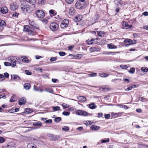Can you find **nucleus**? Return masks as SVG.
I'll list each match as a JSON object with an SVG mask.
<instances>
[{"mask_svg":"<svg viewBox=\"0 0 148 148\" xmlns=\"http://www.w3.org/2000/svg\"><path fill=\"white\" fill-rule=\"evenodd\" d=\"M15 145L14 143H11L7 145L6 148H15Z\"/></svg>","mask_w":148,"mask_h":148,"instance_id":"18","label":"nucleus"},{"mask_svg":"<svg viewBox=\"0 0 148 148\" xmlns=\"http://www.w3.org/2000/svg\"><path fill=\"white\" fill-rule=\"evenodd\" d=\"M36 70L37 71H39L40 72H42V69L40 67H38L36 68Z\"/></svg>","mask_w":148,"mask_h":148,"instance_id":"58","label":"nucleus"},{"mask_svg":"<svg viewBox=\"0 0 148 148\" xmlns=\"http://www.w3.org/2000/svg\"><path fill=\"white\" fill-rule=\"evenodd\" d=\"M11 77L13 80L16 81H19L21 79L20 77L17 75H11Z\"/></svg>","mask_w":148,"mask_h":148,"instance_id":"12","label":"nucleus"},{"mask_svg":"<svg viewBox=\"0 0 148 148\" xmlns=\"http://www.w3.org/2000/svg\"><path fill=\"white\" fill-rule=\"evenodd\" d=\"M23 31L27 33L29 35H34L35 34L34 31L32 28H30L27 25H26L24 28Z\"/></svg>","mask_w":148,"mask_h":148,"instance_id":"3","label":"nucleus"},{"mask_svg":"<svg viewBox=\"0 0 148 148\" xmlns=\"http://www.w3.org/2000/svg\"><path fill=\"white\" fill-rule=\"evenodd\" d=\"M97 34L99 35V36L100 37H102L103 35L105 33L103 31H98Z\"/></svg>","mask_w":148,"mask_h":148,"instance_id":"32","label":"nucleus"},{"mask_svg":"<svg viewBox=\"0 0 148 148\" xmlns=\"http://www.w3.org/2000/svg\"><path fill=\"white\" fill-rule=\"evenodd\" d=\"M19 14L18 13L15 12L12 14V16L13 17H17Z\"/></svg>","mask_w":148,"mask_h":148,"instance_id":"46","label":"nucleus"},{"mask_svg":"<svg viewBox=\"0 0 148 148\" xmlns=\"http://www.w3.org/2000/svg\"><path fill=\"white\" fill-rule=\"evenodd\" d=\"M122 26L123 28L124 29H129L133 28L132 25H129L125 21L123 22L122 23Z\"/></svg>","mask_w":148,"mask_h":148,"instance_id":"9","label":"nucleus"},{"mask_svg":"<svg viewBox=\"0 0 148 148\" xmlns=\"http://www.w3.org/2000/svg\"><path fill=\"white\" fill-rule=\"evenodd\" d=\"M36 16L39 18H43L45 16L44 12L41 10H38L35 12Z\"/></svg>","mask_w":148,"mask_h":148,"instance_id":"4","label":"nucleus"},{"mask_svg":"<svg viewBox=\"0 0 148 148\" xmlns=\"http://www.w3.org/2000/svg\"><path fill=\"white\" fill-rule=\"evenodd\" d=\"M76 114L78 115L87 116L88 115V113L85 111L81 110H77L76 112Z\"/></svg>","mask_w":148,"mask_h":148,"instance_id":"8","label":"nucleus"},{"mask_svg":"<svg viewBox=\"0 0 148 148\" xmlns=\"http://www.w3.org/2000/svg\"><path fill=\"white\" fill-rule=\"evenodd\" d=\"M59 54L60 56H64L66 55L65 53L63 51H60L59 52Z\"/></svg>","mask_w":148,"mask_h":148,"instance_id":"42","label":"nucleus"},{"mask_svg":"<svg viewBox=\"0 0 148 148\" xmlns=\"http://www.w3.org/2000/svg\"><path fill=\"white\" fill-rule=\"evenodd\" d=\"M5 79V77L3 75L0 74V81H2Z\"/></svg>","mask_w":148,"mask_h":148,"instance_id":"43","label":"nucleus"},{"mask_svg":"<svg viewBox=\"0 0 148 148\" xmlns=\"http://www.w3.org/2000/svg\"><path fill=\"white\" fill-rule=\"evenodd\" d=\"M103 116V113L101 112L99 113L98 114V117H102Z\"/></svg>","mask_w":148,"mask_h":148,"instance_id":"62","label":"nucleus"},{"mask_svg":"<svg viewBox=\"0 0 148 148\" xmlns=\"http://www.w3.org/2000/svg\"><path fill=\"white\" fill-rule=\"evenodd\" d=\"M25 72L27 75H30L31 74V73L29 71L26 70Z\"/></svg>","mask_w":148,"mask_h":148,"instance_id":"59","label":"nucleus"},{"mask_svg":"<svg viewBox=\"0 0 148 148\" xmlns=\"http://www.w3.org/2000/svg\"><path fill=\"white\" fill-rule=\"evenodd\" d=\"M69 127L67 126H64L62 128V130L65 131H67L69 130Z\"/></svg>","mask_w":148,"mask_h":148,"instance_id":"45","label":"nucleus"},{"mask_svg":"<svg viewBox=\"0 0 148 148\" xmlns=\"http://www.w3.org/2000/svg\"><path fill=\"white\" fill-rule=\"evenodd\" d=\"M100 128V127L95 125H92L90 127V129L92 131H97Z\"/></svg>","mask_w":148,"mask_h":148,"instance_id":"15","label":"nucleus"},{"mask_svg":"<svg viewBox=\"0 0 148 148\" xmlns=\"http://www.w3.org/2000/svg\"><path fill=\"white\" fill-rule=\"evenodd\" d=\"M99 75L102 77H108L109 75L105 73H101L99 74Z\"/></svg>","mask_w":148,"mask_h":148,"instance_id":"26","label":"nucleus"},{"mask_svg":"<svg viewBox=\"0 0 148 148\" xmlns=\"http://www.w3.org/2000/svg\"><path fill=\"white\" fill-rule=\"evenodd\" d=\"M49 12L51 16H53L56 14V12L54 10H51L49 11Z\"/></svg>","mask_w":148,"mask_h":148,"instance_id":"27","label":"nucleus"},{"mask_svg":"<svg viewBox=\"0 0 148 148\" xmlns=\"http://www.w3.org/2000/svg\"><path fill=\"white\" fill-rule=\"evenodd\" d=\"M61 120V118L60 117H58L55 119V121L56 122H59Z\"/></svg>","mask_w":148,"mask_h":148,"instance_id":"44","label":"nucleus"},{"mask_svg":"<svg viewBox=\"0 0 148 148\" xmlns=\"http://www.w3.org/2000/svg\"><path fill=\"white\" fill-rule=\"evenodd\" d=\"M75 12V11L73 7H71L70 8L69 13L71 15H73L74 14Z\"/></svg>","mask_w":148,"mask_h":148,"instance_id":"14","label":"nucleus"},{"mask_svg":"<svg viewBox=\"0 0 148 148\" xmlns=\"http://www.w3.org/2000/svg\"><path fill=\"white\" fill-rule=\"evenodd\" d=\"M5 139L3 137H0V143H2L4 142Z\"/></svg>","mask_w":148,"mask_h":148,"instance_id":"37","label":"nucleus"},{"mask_svg":"<svg viewBox=\"0 0 148 148\" xmlns=\"http://www.w3.org/2000/svg\"><path fill=\"white\" fill-rule=\"evenodd\" d=\"M4 77H5L7 78L9 77V74L8 73L6 72L4 73Z\"/></svg>","mask_w":148,"mask_h":148,"instance_id":"53","label":"nucleus"},{"mask_svg":"<svg viewBox=\"0 0 148 148\" xmlns=\"http://www.w3.org/2000/svg\"><path fill=\"white\" fill-rule=\"evenodd\" d=\"M45 2V0H38V3L40 4H44Z\"/></svg>","mask_w":148,"mask_h":148,"instance_id":"38","label":"nucleus"},{"mask_svg":"<svg viewBox=\"0 0 148 148\" xmlns=\"http://www.w3.org/2000/svg\"><path fill=\"white\" fill-rule=\"evenodd\" d=\"M97 74L96 73H93L89 74L88 76L89 77H95L97 76Z\"/></svg>","mask_w":148,"mask_h":148,"instance_id":"48","label":"nucleus"},{"mask_svg":"<svg viewBox=\"0 0 148 148\" xmlns=\"http://www.w3.org/2000/svg\"><path fill=\"white\" fill-rule=\"evenodd\" d=\"M27 147L29 148H36V145L34 146L32 143H29L27 145Z\"/></svg>","mask_w":148,"mask_h":148,"instance_id":"28","label":"nucleus"},{"mask_svg":"<svg viewBox=\"0 0 148 148\" xmlns=\"http://www.w3.org/2000/svg\"><path fill=\"white\" fill-rule=\"evenodd\" d=\"M42 124L40 122H35L33 123V125L35 126H40L42 125Z\"/></svg>","mask_w":148,"mask_h":148,"instance_id":"23","label":"nucleus"},{"mask_svg":"<svg viewBox=\"0 0 148 148\" xmlns=\"http://www.w3.org/2000/svg\"><path fill=\"white\" fill-rule=\"evenodd\" d=\"M50 27L51 29L53 31L56 30L58 27V25L56 22H52L50 25Z\"/></svg>","mask_w":148,"mask_h":148,"instance_id":"5","label":"nucleus"},{"mask_svg":"<svg viewBox=\"0 0 148 148\" xmlns=\"http://www.w3.org/2000/svg\"><path fill=\"white\" fill-rule=\"evenodd\" d=\"M21 58L22 59V62L26 63H28L29 62L28 59L25 56H22Z\"/></svg>","mask_w":148,"mask_h":148,"instance_id":"22","label":"nucleus"},{"mask_svg":"<svg viewBox=\"0 0 148 148\" xmlns=\"http://www.w3.org/2000/svg\"><path fill=\"white\" fill-rule=\"evenodd\" d=\"M89 107L90 109H95L96 108V106L94 103H92L89 104Z\"/></svg>","mask_w":148,"mask_h":148,"instance_id":"29","label":"nucleus"},{"mask_svg":"<svg viewBox=\"0 0 148 148\" xmlns=\"http://www.w3.org/2000/svg\"><path fill=\"white\" fill-rule=\"evenodd\" d=\"M73 1L74 0H65L66 2L69 4H71Z\"/></svg>","mask_w":148,"mask_h":148,"instance_id":"49","label":"nucleus"},{"mask_svg":"<svg viewBox=\"0 0 148 148\" xmlns=\"http://www.w3.org/2000/svg\"><path fill=\"white\" fill-rule=\"evenodd\" d=\"M133 88V87L132 86H131L129 87H128L127 88H126L125 90H132V88Z\"/></svg>","mask_w":148,"mask_h":148,"instance_id":"57","label":"nucleus"},{"mask_svg":"<svg viewBox=\"0 0 148 148\" xmlns=\"http://www.w3.org/2000/svg\"><path fill=\"white\" fill-rule=\"evenodd\" d=\"M69 23L68 19H65L62 22L60 25L61 27L62 28H66L68 25Z\"/></svg>","mask_w":148,"mask_h":148,"instance_id":"6","label":"nucleus"},{"mask_svg":"<svg viewBox=\"0 0 148 148\" xmlns=\"http://www.w3.org/2000/svg\"><path fill=\"white\" fill-rule=\"evenodd\" d=\"M8 12V9L7 7L3 6L0 8V12H1V13L5 14L7 13Z\"/></svg>","mask_w":148,"mask_h":148,"instance_id":"10","label":"nucleus"},{"mask_svg":"<svg viewBox=\"0 0 148 148\" xmlns=\"http://www.w3.org/2000/svg\"><path fill=\"white\" fill-rule=\"evenodd\" d=\"M26 102V99L25 98L23 97L19 101V105H22L24 104Z\"/></svg>","mask_w":148,"mask_h":148,"instance_id":"16","label":"nucleus"},{"mask_svg":"<svg viewBox=\"0 0 148 148\" xmlns=\"http://www.w3.org/2000/svg\"><path fill=\"white\" fill-rule=\"evenodd\" d=\"M90 50L91 52L98 51H99L100 49L99 48L96 47H91L90 48Z\"/></svg>","mask_w":148,"mask_h":148,"instance_id":"21","label":"nucleus"},{"mask_svg":"<svg viewBox=\"0 0 148 148\" xmlns=\"http://www.w3.org/2000/svg\"><path fill=\"white\" fill-rule=\"evenodd\" d=\"M21 11L25 14L30 13L32 11V8L28 4H21Z\"/></svg>","mask_w":148,"mask_h":148,"instance_id":"1","label":"nucleus"},{"mask_svg":"<svg viewBox=\"0 0 148 148\" xmlns=\"http://www.w3.org/2000/svg\"><path fill=\"white\" fill-rule=\"evenodd\" d=\"M62 106L64 109H66L68 107L67 104L65 103H63L62 104Z\"/></svg>","mask_w":148,"mask_h":148,"instance_id":"52","label":"nucleus"},{"mask_svg":"<svg viewBox=\"0 0 148 148\" xmlns=\"http://www.w3.org/2000/svg\"><path fill=\"white\" fill-rule=\"evenodd\" d=\"M56 59L57 58L56 57H53L51 58L50 61V62H53L56 61Z\"/></svg>","mask_w":148,"mask_h":148,"instance_id":"50","label":"nucleus"},{"mask_svg":"<svg viewBox=\"0 0 148 148\" xmlns=\"http://www.w3.org/2000/svg\"><path fill=\"white\" fill-rule=\"evenodd\" d=\"M76 7L78 9L84 8L86 7L84 0H79L75 4Z\"/></svg>","mask_w":148,"mask_h":148,"instance_id":"2","label":"nucleus"},{"mask_svg":"<svg viewBox=\"0 0 148 148\" xmlns=\"http://www.w3.org/2000/svg\"><path fill=\"white\" fill-rule=\"evenodd\" d=\"M135 71V69L134 68H132L130 69V70L129 71V72L131 74H133Z\"/></svg>","mask_w":148,"mask_h":148,"instance_id":"39","label":"nucleus"},{"mask_svg":"<svg viewBox=\"0 0 148 148\" xmlns=\"http://www.w3.org/2000/svg\"><path fill=\"white\" fill-rule=\"evenodd\" d=\"M4 65L6 66H10V63L8 62H5L4 63Z\"/></svg>","mask_w":148,"mask_h":148,"instance_id":"54","label":"nucleus"},{"mask_svg":"<svg viewBox=\"0 0 148 148\" xmlns=\"http://www.w3.org/2000/svg\"><path fill=\"white\" fill-rule=\"evenodd\" d=\"M39 89L38 88H37V87L35 86H34V90L35 91H39Z\"/></svg>","mask_w":148,"mask_h":148,"instance_id":"56","label":"nucleus"},{"mask_svg":"<svg viewBox=\"0 0 148 148\" xmlns=\"http://www.w3.org/2000/svg\"><path fill=\"white\" fill-rule=\"evenodd\" d=\"M46 123H52V120L51 119H49L45 121Z\"/></svg>","mask_w":148,"mask_h":148,"instance_id":"55","label":"nucleus"},{"mask_svg":"<svg viewBox=\"0 0 148 148\" xmlns=\"http://www.w3.org/2000/svg\"><path fill=\"white\" fill-rule=\"evenodd\" d=\"M15 59L17 60V58H15L14 57H11L10 59H8V61L11 62L10 66L12 67L15 66L16 65V61Z\"/></svg>","mask_w":148,"mask_h":148,"instance_id":"7","label":"nucleus"},{"mask_svg":"<svg viewBox=\"0 0 148 148\" xmlns=\"http://www.w3.org/2000/svg\"><path fill=\"white\" fill-rule=\"evenodd\" d=\"M124 42L125 43H130V44H134V43H133L132 40L131 39H125L124 41Z\"/></svg>","mask_w":148,"mask_h":148,"instance_id":"31","label":"nucleus"},{"mask_svg":"<svg viewBox=\"0 0 148 148\" xmlns=\"http://www.w3.org/2000/svg\"><path fill=\"white\" fill-rule=\"evenodd\" d=\"M95 40V39L92 38L90 40L88 39V40L86 41V42L88 45L92 44L94 41Z\"/></svg>","mask_w":148,"mask_h":148,"instance_id":"24","label":"nucleus"},{"mask_svg":"<svg viewBox=\"0 0 148 148\" xmlns=\"http://www.w3.org/2000/svg\"><path fill=\"white\" fill-rule=\"evenodd\" d=\"M42 58V56H35V58L36 59H39L41 58Z\"/></svg>","mask_w":148,"mask_h":148,"instance_id":"61","label":"nucleus"},{"mask_svg":"<svg viewBox=\"0 0 148 148\" xmlns=\"http://www.w3.org/2000/svg\"><path fill=\"white\" fill-rule=\"evenodd\" d=\"M117 106L121 108H124L125 109H127L128 108V107L126 106L123 105L122 104H119Z\"/></svg>","mask_w":148,"mask_h":148,"instance_id":"25","label":"nucleus"},{"mask_svg":"<svg viewBox=\"0 0 148 148\" xmlns=\"http://www.w3.org/2000/svg\"><path fill=\"white\" fill-rule=\"evenodd\" d=\"M70 113L69 112L64 111L62 112V114L65 116H68L70 114Z\"/></svg>","mask_w":148,"mask_h":148,"instance_id":"40","label":"nucleus"},{"mask_svg":"<svg viewBox=\"0 0 148 148\" xmlns=\"http://www.w3.org/2000/svg\"><path fill=\"white\" fill-rule=\"evenodd\" d=\"M138 147L139 148H147V146L143 144H139Z\"/></svg>","mask_w":148,"mask_h":148,"instance_id":"35","label":"nucleus"},{"mask_svg":"<svg viewBox=\"0 0 148 148\" xmlns=\"http://www.w3.org/2000/svg\"><path fill=\"white\" fill-rule=\"evenodd\" d=\"M107 47L108 48L110 49H114L117 48L116 46L113 45V44H108L107 45Z\"/></svg>","mask_w":148,"mask_h":148,"instance_id":"17","label":"nucleus"},{"mask_svg":"<svg viewBox=\"0 0 148 148\" xmlns=\"http://www.w3.org/2000/svg\"><path fill=\"white\" fill-rule=\"evenodd\" d=\"M27 1L32 5L35 4L36 2V0H28Z\"/></svg>","mask_w":148,"mask_h":148,"instance_id":"30","label":"nucleus"},{"mask_svg":"<svg viewBox=\"0 0 148 148\" xmlns=\"http://www.w3.org/2000/svg\"><path fill=\"white\" fill-rule=\"evenodd\" d=\"M57 80L58 79H52V81L53 83H56Z\"/></svg>","mask_w":148,"mask_h":148,"instance_id":"64","label":"nucleus"},{"mask_svg":"<svg viewBox=\"0 0 148 148\" xmlns=\"http://www.w3.org/2000/svg\"><path fill=\"white\" fill-rule=\"evenodd\" d=\"M18 7V5L15 3H12L10 5V8L13 10H16Z\"/></svg>","mask_w":148,"mask_h":148,"instance_id":"11","label":"nucleus"},{"mask_svg":"<svg viewBox=\"0 0 148 148\" xmlns=\"http://www.w3.org/2000/svg\"><path fill=\"white\" fill-rule=\"evenodd\" d=\"M102 89L104 91H105V92L109 91L110 90V88H107L106 86L103 87V88Z\"/></svg>","mask_w":148,"mask_h":148,"instance_id":"41","label":"nucleus"},{"mask_svg":"<svg viewBox=\"0 0 148 148\" xmlns=\"http://www.w3.org/2000/svg\"><path fill=\"white\" fill-rule=\"evenodd\" d=\"M141 70L142 71L145 72H147L148 71V68L147 67H142Z\"/></svg>","mask_w":148,"mask_h":148,"instance_id":"36","label":"nucleus"},{"mask_svg":"<svg viewBox=\"0 0 148 148\" xmlns=\"http://www.w3.org/2000/svg\"><path fill=\"white\" fill-rule=\"evenodd\" d=\"M143 14L145 16H148V12H145L143 13Z\"/></svg>","mask_w":148,"mask_h":148,"instance_id":"60","label":"nucleus"},{"mask_svg":"<svg viewBox=\"0 0 148 148\" xmlns=\"http://www.w3.org/2000/svg\"><path fill=\"white\" fill-rule=\"evenodd\" d=\"M78 99L82 101H85L86 100V97L84 96H80L78 97Z\"/></svg>","mask_w":148,"mask_h":148,"instance_id":"19","label":"nucleus"},{"mask_svg":"<svg viewBox=\"0 0 148 148\" xmlns=\"http://www.w3.org/2000/svg\"><path fill=\"white\" fill-rule=\"evenodd\" d=\"M45 90L51 93H52L53 92V90L51 88H46L45 89Z\"/></svg>","mask_w":148,"mask_h":148,"instance_id":"34","label":"nucleus"},{"mask_svg":"<svg viewBox=\"0 0 148 148\" xmlns=\"http://www.w3.org/2000/svg\"><path fill=\"white\" fill-rule=\"evenodd\" d=\"M105 117L106 119H108L110 116V114H105Z\"/></svg>","mask_w":148,"mask_h":148,"instance_id":"51","label":"nucleus"},{"mask_svg":"<svg viewBox=\"0 0 148 148\" xmlns=\"http://www.w3.org/2000/svg\"><path fill=\"white\" fill-rule=\"evenodd\" d=\"M5 22L0 19V30H2L3 29V27L5 26Z\"/></svg>","mask_w":148,"mask_h":148,"instance_id":"13","label":"nucleus"},{"mask_svg":"<svg viewBox=\"0 0 148 148\" xmlns=\"http://www.w3.org/2000/svg\"><path fill=\"white\" fill-rule=\"evenodd\" d=\"M24 87L26 90H29L30 88L31 85L29 83H25L24 84Z\"/></svg>","mask_w":148,"mask_h":148,"instance_id":"20","label":"nucleus"},{"mask_svg":"<svg viewBox=\"0 0 148 148\" xmlns=\"http://www.w3.org/2000/svg\"><path fill=\"white\" fill-rule=\"evenodd\" d=\"M117 116V114L116 113L114 114L113 113H112V116L113 117L115 118V116Z\"/></svg>","mask_w":148,"mask_h":148,"instance_id":"63","label":"nucleus"},{"mask_svg":"<svg viewBox=\"0 0 148 148\" xmlns=\"http://www.w3.org/2000/svg\"><path fill=\"white\" fill-rule=\"evenodd\" d=\"M53 111H56L60 109V107L59 106H53Z\"/></svg>","mask_w":148,"mask_h":148,"instance_id":"33","label":"nucleus"},{"mask_svg":"<svg viewBox=\"0 0 148 148\" xmlns=\"http://www.w3.org/2000/svg\"><path fill=\"white\" fill-rule=\"evenodd\" d=\"M109 138H108L107 140H101L102 143H105L106 142H109Z\"/></svg>","mask_w":148,"mask_h":148,"instance_id":"47","label":"nucleus"}]
</instances>
